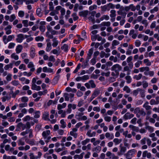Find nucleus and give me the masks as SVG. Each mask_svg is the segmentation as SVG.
<instances>
[{"instance_id": "1", "label": "nucleus", "mask_w": 159, "mask_h": 159, "mask_svg": "<svg viewBox=\"0 0 159 159\" xmlns=\"http://www.w3.org/2000/svg\"><path fill=\"white\" fill-rule=\"evenodd\" d=\"M50 134L51 132L50 130H46L43 132L42 136L46 143H48L51 139V137L50 136Z\"/></svg>"}, {"instance_id": "2", "label": "nucleus", "mask_w": 159, "mask_h": 159, "mask_svg": "<svg viewBox=\"0 0 159 159\" xmlns=\"http://www.w3.org/2000/svg\"><path fill=\"white\" fill-rule=\"evenodd\" d=\"M136 152V150L134 149L129 150L128 152L125 154L127 159H132L131 158L134 155Z\"/></svg>"}, {"instance_id": "3", "label": "nucleus", "mask_w": 159, "mask_h": 159, "mask_svg": "<svg viewBox=\"0 0 159 159\" xmlns=\"http://www.w3.org/2000/svg\"><path fill=\"white\" fill-rule=\"evenodd\" d=\"M121 69V66L119 64H116L113 65L111 68L112 71H114L116 74H119V71Z\"/></svg>"}, {"instance_id": "4", "label": "nucleus", "mask_w": 159, "mask_h": 159, "mask_svg": "<svg viewBox=\"0 0 159 159\" xmlns=\"http://www.w3.org/2000/svg\"><path fill=\"white\" fill-rule=\"evenodd\" d=\"M133 67V64L132 62H131L128 64V66H125L123 68L124 71H127V75H129L130 74L131 70L132 69Z\"/></svg>"}, {"instance_id": "5", "label": "nucleus", "mask_w": 159, "mask_h": 159, "mask_svg": "<svg viewBox=\"0 0 159 159\" xmlns=\"http://www.w3.org/2000/svg\"><path fill=\"white\" fill-rule=\"evenodd\" d=\"M89 78V77L88 75H85L82 76L77 77L75 79V80L77 82L81 81L83 82H84L86 80H88Z\"/></svg>"}, {"instance_id": "6", "label": "nucleus", "mask_w": 159, "mask_h": 159, "mask_svg": "<svg viewBox=\"0 0 159 159\" xmlns=\"http://www.w3.org/2000/svg\"><path fill=\"white\" fill-rule=\"evenodd\" d=\"M120 152H118L117 153V155L119 156L123 155L127 150L125 146H122L121 144L120 145Z\"/></svg>"}, {"instance_id": "7", "label": "nucleus", "mask_w": 159, "mask_h": 159, "mask_svg": "<svg viewBox=\"0 0 159 159\" xmlns=\"http://www.w3.org/2000/svg\"><path fill=\"white\" fill-rule=\"evenodd\" d=\"M24 39V35L21 34H18L17 35L16 41L18 43H21Z\"/></svg>"}, {"instance_id": "8", "label": "nucleus", "mask_w": 159, "mask_h": 159, "mask_svg": "<svg viewBox=\"0 0 159 159\" xmlns=\"http://www.w3.org/2000/svg\"><path fill=\"white\" fill-rule=\"evenodd\" d=\"M129 35L134 39H136L137 36V34L135 33V31L134 29L131 30L130 31Z\"/></svg>"}, {"instance_id": "9", "label": "nucleus", "mask_w": 159, "mask_h": 159, "mask_svg": "<svg viewBox=\"0 0 159 159\" xmlns=\"http://www.w3.org/2000/svg\"><path fill=\"white\" fill-rule=\"evenodd\" d=\"M19 80L21 82L22 84H29L30 82V80L26 79L24 77L20 78L19 79Z\"/></svg>"}, {"instance_id": "10", "label": "nucleus", "mask_w": 159, "mask_h": 159, "mask_svg": "<svg viewBox=\"0 0 159 159\" xmlns=\"http://www.w3.org/2000/svg\"><path fill=\"white\" fill-rule=\"evenodd\" d=\"M34 65V63L32 61H30L28 64L27 67L29 68H30V71L31 72H34L35 70Z\"/></svg>"}, {"instance_id": "11", "label": "nucleus", "mask_w": 159, "mask_h": 159, "mask_svg": "<svg viewBox=\"0 0 159 159\" xmlns=\"http://www.w3.org/2000/svg\"><path fill=\"white\" fill-rule=\"evenodd\" d=\"M134 116V115L133 114H131L129 112H127L124 115V118L126 120L130 119Z\"/></svg>"}, {"instance_id": "12", "label": "nucleus", "mask_w": 159, "mask_h": 159, "mask_svg": "<svg viewBox=\"0 0 159 159\" xmlns=\"http://www.w3.org/2000/svg\"><path fill=\"white\" fill-rule=\"evenodd\" d=\"M52 40V45L54 48L56 47L59 43V41L57 40L56 38H53Z\"/></svg>"}, {"instance_id": "13", "label": "nucleus", "mask_w": 159, "mask_h": 159, "mask_svg": "<svg viewBox=\"0 0 159 159\" xmlns=\"http://www.w3.org/2000/svg\"><path fill=\"white\" fill-rule=\"evenodd\" d=\"M106 137L108 139H112L114 138V134L113 133H110L109 132H107L105 135Z\"/></svg>"}, {"instance_id": "14", "label": "nucleus", "mask_w": 159, "mask_h": 159, "mask_svg": "<svg viewBox=\"0 0 159 159\" xmlns=\"http://www.w3.org/2000/svg\"><path fill=\"white\" fill-rule=\"evenodd\" d=\"M41 87L39 86H38L35 84H32L31 89L33 90L39 91L41 89Z\"/></svg>"}, {"instance_id": "15", "label": "nucleus", "mask_w": 159, "mask_h": 159, "mask_svg": "<svg viewBox=\"0 0 159 159\" xmlns=\"http://www.w3.org/2000/svg\"><path fill=\"white\" fill-rule=\"evenodd\" d=\"M129 127L133 131L136 132H139V129L138 127L134 126L133 125H130L129 126Z\"/></svg>"}, {"instance_id": "16", "label": "nucleus", "mask_w": 159, "mask_h": 159, "mask_svg": "<svg viewBox=\"0 0 159 159\" xmlns=\"http://www.w3.org/2000/svg\"><path fill=\"white\" fill-rule=\"evenodd\" d=\"M23 49V47L21 45H18L16 48V51L17 53L19 54L20 53Z\"/></svg>"}, {"instance_id": "17", "label": "nucleus", "mask_w": 159, "mask_h": 159, "mask_svg": "<svg viewBox=\"0 0 159 159\" xmlns=\"http://www.w3.org/2000/svg\"><path fill=\"white\" fill-rule=\"evenodd\" d=\"M18 144L19 146H23L25 145L24 138H22L18 140L17 141Z\"/></svg>"}, {"instance_id": "18", "label": "nucleus", "mask_w": 159, "mask_h": 159, "mask_svg": "<svg viewBox=\"0 0 159 159\" xmlns=\"http://www.w3.org/2000/svg\"><path fill=\"white\" fill-rule=\"evenodd\" d=\"M120 44V42L117 40H114L113 41L111 44V48L112 49L116 48L115 46L117 45Z\"/></svg>"}, {"instance_id": "19", "label": "nucleus", "mask_w": 159, "mask_h": 159, "mask_svg": "<svg viewBox=\"0 0 159 159\" xmlns=\"http://www.w3.org/2000/svg\"><path fill=\"white\" fill-rule=\"evenodd\" d=\"M52 48V44L50 42H48L47 43L46 51L47 52H49Z\"/></svg>"}, {"instance_id": "20", "label": "nucleus", "mask_w": 159, "mask_h": 159, "mask_svg": "<svg viewBox=\"0 0 159 159\" xmlns=\"http://www.w3.org/2000/svg\"><path fill=\"white\" fill-rule=\"evenodd\" d=\"M148 104V102H146L143 105V107L146 110H149L152 109L151 106L149 105Z\"/></svg>"}, {"instance_id": "21", "label": "nucleus", "mask_w": 159, "mask_h": 159, "mask_svg": "<svg viewBox=\"0 0 159 159\" xmlns=\"http://www.w3.org/2000/svg\"><path fill=\"white\" fill-rule=\"evenodd\" d=\"M30 57L32 58L35 57V49L34 48H31L30 52Z\"/></svg>"}, {"instance_id": "22", "label": "nucleus", "mask_w": 159, "mask_h": 159, "mask_svg": "<svg viewBox=\"0 0 159 159\" xmlns=\"http://www.w3.org/2000/svg\"><path fill=\"white\" fill-rule=\"evenodd\" d=\"M84 114V113L77 112L75 115V118L79 120H80L81 117Z\"/></svg>"}, {"instance_id": "23", "label": "nucleus", "mask_w": 159, "mask_h": 159, "mask_svg": "<svg viewBox=\"0 0 159 159\" xmlns=\"http://www.w3.org/2000/svg\"><path fill=\"white\" fill-rule=\"evenodd\" d=\"M93 51L92 49H90L89 50L88 52V53L87 54V56L86 59L89 61V60L90 59L91 57V56L93 54Z\"/></svg>"}, {"instance_id": "24", "label": "nucleus", "mask_w": 159, "mask_h": 159, "mask_svg": "<svg viewBox=\"0 0 159 159\" xmlns=\"http://www.w3.org/2000/svg\"><path fill=\"white\" fill-rule=\"evenodd\" d=\"M88 11H81L79 12V15L80 16L86 17L88 15Z\"/></svg>"}, {"instance_id": "25", "label": "nucleus", "mask_w": 159, "mask_h": 159, "mask_svg": "<svg viewBox=\"0 0 159 159\" xmlns=\"http://www.w3.org/2000/svg\"><path fill=\"white\" fill-rule=\"evenodd\" d=\"M66 106V104L64 102L62 104H58L57 105V109L58 110L61 109L65 108Z\"/></svg>"}, {"instance_id": "26", "label": "nucleus", "mask_w": 159, "mask_h": 159, "mask_svg": "<svg viewBox=\"0 0 159 159\" xmlns=\"http://www.w3.org/2000/svg\"><path fill=\"white\" fill-rule=\"evenodd\" d=\"M49 113L48 112H45L43 115V118L45 120H48L49 119Z\"/></svg>"}, {"instance_id": "27", "label": "nucleus", "mask_w": 159, "mask_h": 159, "mask_svg": "<svg viewBox=\"0 0 159 159\" xmlns=\"http://www.w3.org/2000/svg\"><path fill=\"white\" fill-rule=\"evenodd\" d=\"M69 46L67 44H64L63 46L61 47V49L65 52H67L68 50Z\"/></svg>"}, {"instance_id": "28", "label": "nucleus", "mask_w": 159, "mask_h": 159, "mask_svg": "<svg viewBox=\"0 0 159 159\" xmlns=\"http://www.w3.org/2000/svg\"><path fill=\"white\" fill-rule=\"evenodd\" d=\"M58 113L61 114V117L64 118L66 116V112L65 111H63L61 109L58 110Z\"/></svg>"}, {"instance_id": "29", "label": "nucleus", "mask_w": 159, "mask_h": 159, "mask_svg": "<svg viewBox=\"0 0 159 159\" xmlns=\"http://www.w3.org/2000/svg\"><path fill=\"white\" fill-rule=\"evenodd\" d=\"M101 147L99 146H97L96 147L93 148L92 151L97 152H99L101 150Z\"/></svg>"}, {"instance_id": "30", "label": "nucleus", "mask_w": 159, "mask_h": 159, "mask_svg": "<svg viewBox=\"0 0 159 159\" xmlns=\"http://www.w3.org/2000/svg\"><path fill=\"white\" fill-rule=\"evenodd\" d=\"M36 15L39 17H41L43 15V13L41 12V9L39 8H38L36 11Z\"/></svg>"}, {"instance_id": "31", "label": "nucleus", "mask_w": 159, "mask_h": 159, "mask_svg": "<svg viewBox=\"0 0 159 159\" xmlns=\"http://www.w3.org/2000/svg\"><path fill=\"white\" fill-rule=\"evenodd\" d=\"M139 70L140 72H143L145 71H149V67L147 66L141 67L139 68Z\"/></svg>"}, {"instance_id": "32", "label": "nucleus", "mask_w": 159, "mask_h": 159, "mask_svg": "<svg viewBox=\"0 0 159 159\" xmlns=\"http://www.w3.org/2000/svg\"><path fill=\"white\" fill-rule=\"evenodd\" d=\"M10 40V36H9L7 38L6 35L3 37V41L5 44H7Z\"/></svg>"}, {"instance_id": "33", "label": "nucleus", "mask_w": 159, "mask_h": 159, "mask_svg": "<svg viewBox=\"0 0 159 159\" xmlns=\"http://www.w3.org/2000/svg\"><path fill=\"white\" fill-rule=\"evenodd\" d=\"M34 115L35 118H38L40 116V112L39 111H35L34 112Z\"/></svg>"}, {"instance_id": "34", "label": "nucleus", "mask_w": 159, "mask_h": 159, "mask_svg": "<svg viewBox=\"0 0 159 159\" xmlns=\"http://www.w3.org/2000/svg\"><path fill=\"white\" fill-rule=\"evenodd\" d=\"M12 2L16 5L22 4L23 3L22 0H11Z\"/></svg>"}, {"instance_id": "35", "label": "nucleus", "mask_w": 159, "mask_h": 159, "mask_svg": "<svg viewBox=\"0 0 159 159\" xmlns=\"http://www.w3.org/2000/svg\"><path fill=\"white\" fill-rule=\"evenodd\" d=\"M143 63L145 64L146 65L148 66H150L152 64V63L148 59H145L143 60Z\"/></svg>"}, {"instance_id": "36", "label": "nucleus", "mask_w": 159, "mask_h": 159, "mask_svg": "<svg viewBox=\"0 0 159 159\" xmlns=\"http://www.w3.org/2000/svg\"><path fill=\"white\" fill-rule=\"evenodd\" d=\"M118 14L119 15L121 16L122 18H125L126 16V13L125 11H118L117 12Z\"/></svg>"}, {"instance_id": "37", "label": "nucleus", "mask_w": 159, "mask_h": 159, "mask_svg": "<svg viewBox=\"0 0 159 159\" xmlns=\"http://www.w3.org/2000/svg\"><path fill=\"white\" fill-rule=\"evenodd\" d=\"M142 76L143 75L141 74H139L138 75H134L133 76V78L137 80H139L141 78Z\"/></svg>"}, {"instance_id": "38", "label": "nucleus", "mask_w": 159, "mask_h": 159, "mask_svg": "<svg viewBox=\"0 0 159 159\" xmlns=\"http://www.w3.org/2000/svg\"><path fill=\"white\" fill-rule=\"evenodd\" d=\"M89 61V60L86 59L85 61L83 62L82 67L83 68H85L86 67L88 66Z\"/></svg>"}, {"instance_id": "39", "label": "nucleus", "mask_w": 159, "mask_h": 159, "mask_svg": "<svg viewBox=\"0 0 159 159\" xmlns=\"http://www.w3.org/2000/svg\"><path fill=\"white\" fill-rule=\"evenodd\" d=\"M113 141L115 145H117L121 142V139L118 138H115L113 139Z\"/></svg>"}, {"instance_id": "40", "label": "nucleus", "mask_w": 159, "mask_h": 159, "mask_svg": "<svg viewBox=\"0 0 159 159\" xmlns=\"http://www.w3.org/2000/svg\"><path fill=\"white\" fill-rule=\"evenodd\" d=\"M140 110V109L139 107H136L134 109V114H136V116L137 117H139V115L138 113Z\"/></svg>"}, {"instance_id": "41", "label": "nucleus", "mask_w": 159, "mask_h": 159, "mask_svg": "<svg viewBox=\"0 0 159 159\" xmlns=\"http://www.w3.org/2000/svg\"><path fill=\"white\" fill-rule=\"evenodd\" d=\"M150 103L151 105H157L159 103V101H156L155 99H152L150 101Z\"/></svg>"}, {"instance_id": "42", "label": "nucleus", "mask_w": 159, "mask_h": 159, "mask_svg": "<svg viewBox=\"0 0 159 159\" xmlns=\"http://www.w3.org/2000/svg\"><path fill=\"white\" fill-rule=\"evenodd\" d=\"M158 7L156 6L153 9H151L150 11V13L152 14L154 13L155 12L157 11L158 10Z\"/></svg>"}, {"instance_id": "43", "label": "nucleus", "mask_w": 159, "mask_h": 159, "mask_svg": "<svg viewBox=\"0 0 159 159\" xmlns=\"http://www.w3.org/2000/svg\"><path fill=\"white\" fill-rule=\"evenodd\" d=\"M11 57L16 60H18L19 58L18 56L15 53L12 54L11 55Z\"/></svg>"}, {"instance_id": "44", "label": "nucleus", "mask_w": 159, "mask_h": 159, "mask_svg": "<svg viewBox=\"0 0 159 159\" xmlns=\"http://www.w3.org/2000/svg\"><path fill=\"white\" fill-rule=\"evenodd\" d=\"M111 14H110V16L111 18L115 17L116 16V11L114 10H112L110 11Z\"/></svg>"}, {"instance_id": "45", "label": "nucleus", "mask_w": 159, "mask_h": 159, "mask_svg": "<svg viewBox=\"0 0 159 159\" xmlns=\"http://www.w3.org/2000/svg\"><path fill=\"white\" fill-rule=\"evenodd\" d=\"M21 61H12V63H11V65L13 64H14L16 66H17L20 64Z\"/></svg>"}, {"instance_id": "46", "label": "nucleus", "mask_w": 159, "mask_h": 159, "mask_svg": "<svg viewBox=\"0 0 159 159\" xmlns=\"http://www.w3.org/2000/svg\"><path fill=\"white\" fill-rule=\"evenodd\" d=\"M60 123L61 124V128H64L66 127V123L64 121V119L61 120L60 121Z\"/></svg>"}, {"instance_id": "47", "label": "nucleus", "mask_w": 159, "mask_h": 159, "mask_svg": "<svg viewBox=\"0 0 159 159\" xmlns=\"http://www.w3.org/2000/svg\"><path fill=\"white\" fill-rule=\"evenodd\" d=\"M19 69L23 70H26V66L24 64H21L19 66Z\"/></svg>"}, {"instance_id": "48", "label": "nucleus", "mask_w": 159, "mask_h": 159, "mask_svg": "<svg viewBox=\"0 0 159 159\" xmlns=\"http://www.w3.org/2000/svg\"><path fill=\"white\" fill-rule=\"evenodd\" d=\"M29 30V29L28 28L25 27L24 28L20 30V32L23 33H25L28 32Z\"/></svg>"}, {"instance_id": "49", "label": "nucleus", "mask_w": 159, "mask_h": 159, "mask_svg": "<svg viewBox=\"0 0 159 159\" xmlns=\"http://www.w3.org/2000/svg\"><path fill=\"white\" fill-rule=\"evenodd\" d=\"M141 23L145 27H146L148 25V23L146 20H143L141 22Z\"/></svg>"}, {"instance_id": "50", "label": "nucleus", "mask_w": 159, "mask_h": 159, "mask_svg": "<svg viewBox=\"0 0 159 159\" xmlns=\"http://www.w3.org/2000/svg\"><path fill=\"white\" fill-rule=\"evenodd\" d=\"M81 66V64L80 63H79L75 69L73 71V73L74 74L77 73L78 71V70L80 69Z\"/></svg>"}, {"instance_id": "51", "label": "nucleus", "mask_w": 159, "mask_h": 159, "mask_svg": "<svg viewBox=\"0 0 159 159\" xmlns=\"http://www.w3.org/2000/svg\"><path fill=\"white\" fill-rule=\"evenodd\" d=\"M142 63V61L139 60L137 61L135 64L134 66L136 68H138L139 67L140 65Z\"/></svg>"}, {"instance_id": "52", "label": "nucleus", "mask_w": 159, "mask_h": 159, "mask_svg": "<svg viewBox=\"0 0 159 159\" xmlns=\"http://www.w3.org/2000/svg\"><path fill=\"white\" fill-rule=\"evenodd\" d=\"M32 75V73L30 71L29 72L27 71H24L23 72V75L25 76H26L28 77H29L31 76Z\"/></svg>"}, {"instance_id": "53", "label": "nucleus", "mask_w": 159, "mask_h": 159, "mask_svg": "<svg viewBox=\"0 0 159 159\" xmlns=\"http://www.w3.org/2000/svg\"><path fill=\"white\" fill-rule=\"evenodd\" d=\"M37 41H43L44 39V38L43 36H38L36 37L35 38Z\"/></svg>"}, {"instance_id": "54", "label": "nucleus", "mask_w": 159, "mask_h": 159, "mask_svg": "<svg viewBox=\"0 0 159 159\" xmlns=\"http://www.w3.org/2000/svg\"><path fill=\"white\" fill-rule=\"evenodd\" d=\"M10 116V112L8 113L7 116H4L2 114H0V118H2L3 119H6L7 118V116Z\"/></svg>"}, {"instance_id": "55", "label": "nucleus", "mask_w": 159, "mask_h": 159, "mask_svg": "<svg viewBox=\"0 0 159 159\" xmlns=\"http://www.w3.org/2000/svg\"><path fill=\"white\" fill-rule=\"evenodd\" d=\"M47 93V90H44L43 91H40L38 92V94L39 96H42V95H44L46 94Z\"/></svg>"}, {"instance_id": "56", "label": "nucleus", "mask_w": 159, "mask_h": 159, "mask_svg": "<svg viewBox=\"0 0 159 159\" xmlns=\"http://www.w3.org/2000/svg\"><path fill=\"white\" fill-rule=\"evenodd\" d=\"M138 114L139 115V117L140 116H145L146 113L143 109H140L138 113Z\"/></svg>"}, {"instance_id": "57", "label": "nucleus", "mask_w": 159, "mask_h": 159, "mask_svg": "<svg viewBox=\"0 0 159 159\" xmlns=\"http://www.w3.org/2000/svg\"><path fill=\"white\" fill-rule=\"evenodd\" d=\"M29 100L28 98L26 97H23L21 98V101L22 102L26 103Z\"/></svg>"}, {"instance_id": "58", "label": "nucleus", "mask_w": 159, "mask_h": 159, "mask_svg": "<svg viewBox=\"0 0 159 159\" xmlns=\"http://www.w3.org/2000/svg\"><path fill=\"white\" fill-rule=\"evenodd\" d=\"M109 16L107 15H103L100 18V20L102 21L104 20H108L109 19Z\"/></svg>"}, {"instance_id": "59", "label": "nucleus", "mask_w": 159, "mask_h": 159, "mask_svg": "<svg viewBox=\"0 0 159 159\" xmlns=\"http://www.w3.org/2000/svg\"><path fill=\"white\" fill-rule=\"evenodd\" d=\"M68 108L66 110V111H65V112H66V115L67 114H69L70 113L72 112L71 108H70V106L69 105H68Z\"/></svg>"}, {"instance_id": "60", "label": "nucleus", "mask_w": 159, "mask_h": 159, "mask_svg": "<svg viewBox=\"0 0 159 159\" xmlns=\"http://www.w3.org/2000/svg\"><path fill=\"white\" fill-rule=\"evenodd\" d=\"M146 129L150 132H152L154 131V128L151 126H148L146 127Z\"/></svg>"}, {"instance_id": "61", "label": "nucleus", "mask_w": 159, "mask_h": 159, "mask_svg": "<svg viewBox=\"0 0 159 159\" xmlns=\"http://www.w3.org/2000/svg\"><path fill=\"white\" fill-rule=\"evenodd\" d=\"M90 87L92 88H95L96 87V85L93 80H90L89 81Z\"/></svg>"}, {"instance_id": "62", "label": "nucleus", "mask_w": 159, "mask_h": 159, "mask_svg": "<svg viewBox=\"0 0 159 159\" xmlns=\"http://www.w3.org/2000/svg\"><path fill=\"white\" fill-rule=\"evenodd\" d=\"M101 25L103 26H109L110 25L111 23L109 21L103 22L101 23Z\"/></svg>"}, {"instance_id": "63", "label": "nucleus", "mask_w": 159, "mask_h": 159, "mask_svg": "<svg viewBox=\"0 0 159 159\" xmlns=\"http://www.w3.org/2000/svg\"><path fill=\"white\" fill-rule=\"evenodd\" d=\"M104 120L107 122H110L111 120V117L108 116H104Z\"/></svg>"}, {"instance_id": "64", "label": "nucleus", "mask_w": 159, "mask_h": 159, "mask_svg": "<svg viewBox=\"0 0 159 159\" xmlns=\"http://www.w3.org/2000/svg\"><path fill=\"white\" fill-rule=\"evenodd\" d=\"M25 15L24 12L23 11H19L18 15L19 17L22 18L24 17Z\"/></svg>"}]
</instances>
